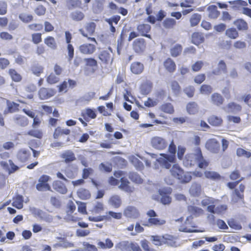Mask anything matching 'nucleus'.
<instances>
[{"label": "nucleus", "mask_w": 251, "mask_h": 251, "mask_svg": "<svg viewBox=\"0 0 251 251\" xmlns=\"http://www.w3.org/2000/svg\"><path fill=\"white\" fill-rule=\"evenodd\" d=\"M70 133V129L67 128L62 129L61 127L58 126L54 129L53 136L54 139H58L63 135H69Z\"/></svg>", "instance_id": "nucleus-39"}, {"label": "nucleus", "mask_w": 251, "mask_h": 251, "mask_svg": "<svg viewBox=\"0 0 251 251\" xmlns=\"http://www.w3.org/2000/svg\"><path fill=\"white\" fill-rule=\"evenodd\" d=\"M84 60L85 63V65L88 67H92V72L95 73L96 69L98 67V65L97 61L92 57L85 58Z\"/></svg>", "instance_id": "nucleus-41"}, {"label": "nucleus", "mask_w": 251, "mask_h": 251, "mask_svg": "<svg viewBox=\"0 0 251 251\" xmlns=\"http://www.w3.org/2000/svg\"><path fill=\"white\" fill-rule=\"evenodd\" d=\"M7 108L4 111V114L12 113L19 111L20 105L13 101L7 100L6 101Z\"/></svg>", "instance_id": "nucleus-29"}, {"label": "nucleus", "mask_w": 251, "mask_h": 251, "mask_svg": "<svg viewBox=\"0 0 251 251\" xmlns=\"http://www.w3.org/2000/svg\"><path fill=\"white\" fill-rule=\"evenodd\" d=\"M176 24V20L173 18H168L163 22L162 25L165 29H172L175 27Z\"/></svg>", "instance_id": "nucleus-48"}, {"label": "nucleus", "mask_w": 251, "mask_h": 251, "mask_svg": "<svg viewBox=\"0 0 251 251\" xmlns=\"http://www.w3.org/2000/svg\"><path fill=\"white\" fill-rule=\"evenodd\" d=\"M212 91V87L208 84H202L200 88V93L203 95H209Z\"/></svg>", "instance_id": "nucleus-60"}, {"label": "nucleus", "mask_w": 251, "mask_h": 251, "mask_svg": "<svg viewBox=\"0 0 251 251\" xmlns=\"http://www.w3.org/2000/svg\"><path fill=\"white\" fill-rule=\"evenodd\" d=\"M50 177L46 175H42L39 178V183L36 184V188L39 191H51V187L48 183Z\"/></svg>", "instance_id": "nucleus-4"}, {"label": "nucleus", "mask_w": 251, "mask_h": 251, "mask_svg": "<svg viewBox=\"0 0 251 251\" xmlns=\"http://www.w3.org/2000/svg\"><path fill=\"white\" fill-rule=\"evenodd\" d=\"M122 218V213L121 212H115L112 211H109L106 212L105 219L106 220H110L111 218L120 220Z\"/></svg>", "instance_id": "nucleus-56"}, {"label": "nucleus", "mask_w": 251, "mask_h": 251, "mask_svg": "<svg viewBox=\"0 0 251 251\" xmlns=\"http://www.w3.org/2000/svg\"><path fill=\"white\" fill-rule=\"evenodd\" d=\"M165 70L170 73H173L176 70V64L171 58H167L163 63Z\"/></svg>", "instance_id": "nucleus-25"}, {"label": "nucleus", "mask_w": 251, "mask_h": 251, "mask_svg": "<svg viewBox=\"0 0 251 251\" xmlns=\"http://www.w3.org/2000/svg\"><path fill=\"white\" fill-rule=\"evenodd\" d=\"M76 206L72 201H69L67 205L66 213L68 216H71V220L74 222H76L79 220L78 218H75L72 216V214L75 210Z\"/></svg>", "instance_id": "nucleus-34"}, {"label": "nucleus", "mask_w": 251, "mask_h": 251, "mask_svg": "<svg viewBox=\"0 0 251 251\" xmlns=\"http://www.w3.org/2000/svg\"><path fill=\"white\" fill-rule=\"evenodd\" d=\"M225 35L230 39H235L239 37V33L234 27L227 28L226 30Z\"/></svg>", "instance_id": "nucleus-43"}, {"label": "nucleus", "mask_w": 251, "mask_h": 251, "mask_svg": "<svg viewBox=\"0 0 251 251\" xmlns=\"http://www.w3.org/2000/svg\"><path fill=\"white\" fill-rule=\"evenodd\" d=\"M151 144L155 149L163 150L166 148L168 143L166 140L160 136H154L151 140Z\"/></svg>", "instance_id": "nucleus-6"}, {"label": "nucleus", "mask_w": 251, "mask_h": 251, "mask_svg": "<svg viewBox=\"0 0 251 251\" xmlns=\"http://www.w3.org/2000/svg\"><path fill=\"white\" fill-rule=\"evenodd\" d=\"M56 94V91L53 88H48L45 87L41 88L38 91V96L42 100H47Z\"/></svg>", "instance_id": "nucleus-13"}, {"label": "nucleus", "mask_w": 251, "mask_h": 251, "mask_svg": "<svg viewBox=\"0 0 251 251\" xmlns=\"http://www.w3.org/2000/svg\"><path fill=\"white\" fill-rule=\"evenodd\" d=\"M146 214L149 219L147 221L143 224V225L145 226H164L166 223L165 220L157 218V214L153 209L148 210Z\"/></svg>", "instance_id": "nucleus-2"}, {"label": "nucleus", "mask_w": 251, "mask_h": 251, "mask_svg": "<svg viewBox=\"0 0 251 251\" xmlns=\"http://www.w3.org/2000/svg\"><path fill=\"white\" fill-rule=\"evenodd\" d=\"M98 246L99 248L101 249H111L113 247L114 244L110 239L106 238L105 239V243L102 241H99L98 243Z\"/></svg>", "instance_id": "nucleus-54"}, {"label": "nucleus", "mask_w": 251, "mask_h": 251, "mask_svg": "<svg viewBox=\"0 0 251 251\" xmlns=\"http://www.w3.org/2000/svg\"><path fill=\"white\" fill-rule=\"evenodd\" d=\"M204 41V37L202 33L195 32L191 36V42L195 45L199 46Z\"/></svg>", "instance_id": "nucleus-28"}, {"label": "nucleus", "mask_w": 251, "mask_h": 251, "mask_svg": "<svg viewBox=\"0 0 251 251\" xmlns=\"http://www.w3.org/2000/svg\"><path fill=\"white\" fill-rule=\"evenodd\" d=\"M159 110L164 113L172 115L175 112L173 104L171 102H163L159 108Z\"/></svg>", "instance_id": "nucleus-23"}, {"label": "nucleus", "mask_w": 251, "mask_h": 251, "mask_svg": "<svg viewBox=\"0 0 251 251\" xmlns=\"http://www.w3.org/2000/svg\"><path fill=\"white\" fill-rule=\"evenodd\" d=\"M186 110L190 115H195L198 113L199 107L198 103L195 101H190L186 105Z\"/></svg>", "instance_id": "nucleus-33"}, {"label": "nucleus", "mask_w": 251, "mask_h": 251, "mask_svg": "<svg viewBox=\"0 0 251 251\" xmlns=\"http://www.w3.org/2000/svg\"><path fill=\"white\" fill-rule=\"evenodd\" d=\"M96 27V25L95 23L90 22L88 23L85 26L86 31L83 29H80L79 31L83 37H86L89 40L93 42L95 44H97V42L95 38L89 37V36H92L94 34L95 31Z\"/></svg>", "instance_id": "nucleus-3"}, {"label": "nucleus", "mask_w": 251, "mask_h": 251, "mask_svg": "<svg viewBox=\"0 0 251 251\" xmlns=\"http://www.w3.org/2000/svg\"><path fill=\"white\" fill-rule=\"evenodd\" d=\"M204 175L205 178L214 181L219 180L221 178V175L214 171H205L204 172Z\"/></svg>", "instance_id": "nucleus-35"}, {"label": "nucleus", "mask_w": 251, "mask_h": 251, "mask_svg": "<svg viewBox=\"0 0 251 251\" xmlns=\"http://www.w3.org/2000/svg\"><path fill=\"white\" fill-rule=\"evenodd\" d=\"M171 191L169 190L168 192H166L164 190H160L159 191V195L161 196L160 201L164 205L170 204L172 202V198L169 196Z\"/></svg>", "instance_id": "nucleus-27"}, {"label": "nucleus", "mask_w": 251, "mask_h": 251, "mask_svg": "<svg viewBox=\"0 0 251 251\" xmlns=\"http://www.w3.org/2000/svg\"><path fill=\"white\" fill-rule=\"evenodd\" d=\"M129 178L134 183L141 184L143 182V179L140 176L136 173L131 172L129 175Z\"/></svg>", "instance_id": "nucleus-57"}, {"label": "nucleus", "mask_w": 251, "mask_h": 251, "mask_svg": "<svg viewBox=\"0 0 251 251\" xmlns=\"http://www.w3.org/2000/svg\"><path fill=\"white\" fill-rule=\"evenodd\" d=\"M15 121L16 124L21 126L25 127L29 124V121L27 118L23 115H18L15 118Z\"/></svg>", "instance_id": "nucleus-46"}, {"label": "nucleus", "mask_w": 251, "mask_h": 251, "mask_svg": "<svg viewBox=\"0 0 251 251\" xmlns=\"http://www.w3.org/2000/svg\"><path fill=\"white\" fill-rule=\"evenodd\" d=\"M166 17V13L163 10H160L155 18L154 16H149L146 20L151 24H154L156 21H161Z\"/></svg>", "instance_id": "nucleus-24"}, {"label": "nucleus", "mask_w": 251, "mask_h": 251, "mask_svg": "<svg viewBox=\"0 0 251 251\" xmlns=\"http://www.w3.org/2000/svg\"><path fill=\"white\" fill-rule=\"evenodd\" d=\"M120 182L121 184L119 186L120 189L129 193L134 191V188L130 186V182L126 178L122 177L120 179Z\"/></svg>", "instance_id": "nucleus-20"}, {"label": "nucleus", "mask_w": 251, "mask_h": 251, "mask_svg": "<svg viewBox=\"0 0 251 251\" xmlns=\"http://www.w3.org/2000/svg\"><path fill=\"white\" fill-rule=\"evenodd\" d=\"M60 157L66 164L71 163L76 160L75 154L71 150H66L62 152Z\"/></svg>", "instance_id": "nucleus-17"}, {"label": "nucleus", "mask_w": 251, "mask_h": 251, "mask_svg": "<svg viewBox=\"0 0 251 251\" xmlns=\"http://www.w3.org/2000/svg\"><path fill=\"white\" fill-rule=\"evenodd\" d=\"M151 30V26L147 24H139L137 26V30L141 36L147 37L151 39V37L149 32Z\"/></svg>", "instance_id": "nucleus-16"}, {"label": "nucleus", "mask_w": 251, "mask_h": 251, "mask_svg": "<svg viewBox=\"0 0 251 251\" xmlns=\"http://www.w3.org/2000/svg\"><path fill=\"white\" fill-rule=\"evenodd\" d=\"M109 204L115 208H119L122 204V201L118 195H113L110 197L108 201Z\"/></svg>", "instance_id": "nucleus-40"}, {"label": "nucleus", "mask_w": 251, "mask_h": 251, "mask_svg": "<svg viewBox=\"0 0 251 251\" xmlns=\"http://www.w3.org/2000/svg\"><path fill=\"white\" fill-rule=\"evenodd\" d=\"M227 224L229 227L235 230L242 229V226L239 222L234 219H230L227 221Z\"/></svg>", "instance_id": "nucleus-64"}, {"label": "nucleus", "mask_w": 251, "mask_h": 251, "mask_svg": "<svg viewBox=\"0 0 251 251\" xmlns=\"http://www.w3.org/2000/svg\"><path fill=\"white\" fill-rule=\"evenodd\" d=\"M196 164L201 169H206L209 164V161L204 158L200 147L196 149Z\"/></svg>", "instance_id": "nucleus-7"}, {"label": "nucleus", "mask_w": 251, "mask_h": 251, "mask_svg": "<svg viewBox=\"0 0 251 251\" xmlns=\"http://www.w3.org/2000/svg\"><path fill=\"white\" fill-rule=\"evenodd\" d=\"M123 214L126 217L130 219H136L140 216L139 210L133 206L126 207L124 210Z\"/></svg>", "instance_id": "nucleus-14"}, {"label": "nucleus", "mask_w": 251, "mask_h": 251, "mask_svg": "<svg viewBox=\"0 0 251 251\" xmlns=\"http://www.w3.org/2000/svg\"><path fill=\"white\" fill-rule=\"evenodd\" d=\"M53 117H50L48 120L49 125L50 126L55 127L57 125L59 121L58 118L60 117L59 113L57 109H54L53 111Z\"/></svg>", "instance_id": "nucleus-36"}, {"label": "nucleus", "mask_w": 251, "mask_h": 251, "mask_svg": "<svg viewBox=\"0 0 251 251\" xmlns=\"http://www.w3.org/2000/svg\"><path fill=\"white\" fill-rule=\"evenodd\" d=\"M23 197L21 195H18L13 199L12 205L17 209H21L23 207Z\"/></svg>", "instance_id": "nucleus-42"}, {"label": "nucleus", "mask_w": 251, "mask_h": 251, "mask_svg": "<svg viewBox=\"0 0 251 251\" xmlns=\"http://www.w3.org/2000/svg\"><path fill=\"white\" fill-rule=\"evenodd\" d=\"M210 101L213 105L219 107L224 104L225 99L220 93L215 92L211 95Z\"/></svg>", "instance_id": "nucleus-18"}, {"label": "nucleus", "mask_w": 251, "mask_h": 251, "mask_svg": "<svg viewBox=\"0 0 251 251\" xmlns=\"http://www.w3.org/2000/svg\"><path fill=\"white\" fill-rule=\"evenodd\" d=\"M160 157L156 159L157 162L163 167L169 169L171 164L176 161L173 156H170L168 154L161 153Z\"/></svg>", "instance_id": "nucleus-5"}, {"label": "nucleus", "mask_w": 251, "mask_h": 251, "mask_svg": "<svg viewBox=\"0 0 251 251\" xmlns=\"http://www.w3.org/2000/svg\"><path fill=\"white\" fill-rule=\"evenodd\" d=\"M171 88L175 95H178L181 92V87L176 80H173L171 82Z\"/></svg>", "instance_id": "nucleus-59"}, {"label": "nucleus", "mask_w": 251, "mask_h": 251, "mask_svg": "<svg viewBox=\"0 0 251 251\" xmlns=\"http://www.w3.org/2000/svg\"><path fill=\"white\" fill-rule=\"evenodd\" d=\"M8 74L14 82H20L22 79V75L14 69H10L8 70Z\"/></svg>", "instance_id": "nucleus-45"}, {"label": "nucleus", "mask_w": 251, "mask_h": 251, "mask_svg": "<svg viewBox=\"0 0 251 251\" xmlns=\"http://www.w3.org/2000/svg\"><path fill=\"white\" fill-rule=\"evenodd\" d=\"M31 71L34 75L39 76L43 73L44 68L41 65L35 64L31 66Z\"/></svg>", "instance_id": "nucleus-58"}, {"label": "nucleus", "mask_w": 251, "mask_h": 251, "mask_svg": "<svg viewBox=\"0 0 251 251\" xmlns=\"http://www.w3.org/2000/svg\"><path fill=\"white\" fill-rule=\"evenodd\" d=\"M151 239L154 245L159 246L167 243V240L168 239L164 236H160L158 235L152 236Z\"/></svg>", "instance_id": "nucleus-47"}, {"label": "nucleus", "mask_w": 251, "mask_h": 251, "mask_svg": "<svg viewBox=\"0 0 251 251\" xmlns=\"http://www.w3.org/2000/svg\"><path fill=\"white\" fill-rule=\"evenodd\" d=\"M81 1L80 0H67V6L69 10L81 7Z\"/></svg>", "instance_id": "nucleus-55"}, {"label": "nucleus", "mask_w": 251, "mask_h": 251, "mask_svg": "<svg viewBox=\"0 0 251 251\" xmlns=\"http://www.w3.org/2000/svg\"><path fill=\"white\" fill-rule=\"evenodd\" d=\"M201 20V16L198 13H195L192 15L190 19L191 26L193 27L198 25Z\"/></svg>", "instance_id": "nucleus-62"}, {"label": "nucleus", "mask_w": 251, "mask_h": 251, "mask_svg": "<svg viewBox=\"0 0 251 251\" xmlns=\"http://www.w3.org/2000/svg\"><path fill=\"white\" fill-rule=\"evenodd\" d=\"M53 73H51L47 77V82L50 84H54L59 81L60 78Z\"/></svg>", "instance_id": "nucleus-63"}, {"label": "nucleus", "mask_w": 251, "mask_h": 251, "mask_svg": "<svg viewBox=\"0 0 251 251\" xmlns=\"http://www.w3.org/2000/svg\"><path fill=\"white\" fill-rule=\"evenodd\" d=\"M98 58L100 60L101 63L106 65L109 64H111L113 61V58L111 56L110 53L105 50L100 51L98 54Z\"/></svg>", "instance_id": "nucleus-15"}, {"label": "nucleus", "mask_w": 251, "mask_h": 251, "mask_svg": "<svg viewBox=\"0 0 251 251\" xmlns=\"http://www.w3.org/2000/svg\"><path fill=\"white\" fill-rule=\"evenodd\" d=\"M245 189V186L243 184H240L239 189H235L232 195V201L234 203H236L240 201H243Z\"/></svg>", "instance_id": "nucleus-11"}, {"label": "nucleus", "mask_w": 251, "mask_h": 251, "mask_svg": "<svg viewBox=\"0 0 251 251\" xmlns=\"http://www.w3.org/2000/svg\"><path fill=\"white\" fill-rule=\"evenodd\" d=\"M183 165L187 167L194 166L196 164V151L193 154H187L183 160Z\"/></svg>", "instance_id": "nucleus-21"}, {"label": "nucleus", "mask_w": 251, "mask_h": 251, "mask_svg": "<svg viewBox=\"0 0 251 251\" xmlns=\"http://www.w3.org/2000/svg\"><path fill=\"white\" fill-rule=\"evenodd\" d=\"M188 210L191 214L195 216H199L203 214V210L201 208L194 205L188 206Z\"/></svg>", "instance_id": "nucleus-51"}, {"label": "nucleus", "mask_w": 251, "mask_h": 251, "mask_svg": "<svg viewBox=\"0 0 251 251\" xmlns=\"http://www.w3.org/2000/svg\"><path fill=\"white\" fill-rule=\"evenodd\" d=\"M70 18L75 22H80L85 18V14L83 12L79 10H75L70 14Z\"/></svg>", "instance_id": "nucleus-37"}, {"label": "nucleus", "mask_w": 251, "mask_h": 251, "mask_svg": "<svg viewBox=\"0 0 251 251\" xmlns=\"http://www.w3.org/2000/svg\"><path fill=\"white\" fill-rule=\"evenodd\" d=\"M218 66V69L213 70L212 72V73L214 75H219L222 72L224 73L227 72L226 65L223 60H221L219 62Z\"/></svg>", "instance_id": "nucleus-52"}, {"label": "nucleus", "mask_w": 251, "mask_h": 251, "mask_svg": "<svg viewBox=\"0 0 251 251\" xmlns=\"http://www.w3.org/2000/svg\"><path fill=\"white\" fill-rule=\"evenodd\" d=\"M209 12V17L212 19H216L220 14V12L218 10L216 5H212L208 7Z\"/></svg>", "instance_id": "nucleus-50"}, {"label": "nucleus", "mask_w": 251, "mask_h": 251, "mask_svg": "<svg viewBox=\"0 0 251 251\" xmlns=\"http://www.w3.org/2000/svg\"><path fill=\"white\" fill-rule=\"evenodd\" d=\"M30 155L29 151L25 149H22L18 151L17 158L19 161L25 163L29 160Z\"/></svg>", "instance_id": "nucleus-19"}, {"label": "nucleus", "mask_w": 251, "mask_h": 251, "mask_svg": "<svg viewBox=\"0 0 251 251\" xmlns=\"http://www.w3.org/2000/svg\"><path fill=\"white\" fill-rule=\"evenodd\" d=\"M233 24L239 30L245 31L248 29V23L242 19H237Z\"/></svg>", "instance_id": "nucleus-38"}, {"label": "nucleus", "mask_w": 251, "mask_h": 251, "mask_svg": "<svg viewBox=\"0 0 251 251\" xmlns=\"http://www.w3.org/2000/svg\"><path fill=\"white\" fill-rule=\"evenodd\" d=\"M52 186L53 189L60 194H65L68 192V189L66 185L59 180L54 181Z\"/></svg>", "instance_id": "nucleus-26"}, {"label": "nucleus", "mask_w": 251, "mask_h": 251, "mask_svg": "<svg viewBox=\"0 0 251 251\" xmlns=\"http://www.w3.org/2000/svg\"><path fill=\"white\" fill-rule=\"evenodd\" d=\"M131 72L135 75H139L143 73L144 66L143 63L135 61L132 62L130 66Z\"/></svg>", "instance_id": "nucleus-22"}, {"label": "nucleus", "mask_w": 251, "mask_h": 251, "mask_svg": "<svg viewBox=\"0 0 251 251\" xmlns=\"http://www.w3.org/2000/svg\"><path fill=\"white\" fill-rule=\"evenodd\" d=\"M205 147L208 151L213 153H218L220 151V143L215 138L207 140L205 143Z\"/></svg>", "instance_id": "nucleus-9"}, {"label": "nucleus", "mask_w": 251, "mask_h": 251, "mask_svg": "<svg viewBox=\"0 0 251 251\" xmlns=\"http://www.w3.org/2000/svg\"><path fill=\"white\" fill-rule=\"evenodd\" d=\"M133 50L137 53H143L146 48V40L144 38H137L133 41L132 44Z\"/></svg>", "instance_id": "nucleus-10"}, {"label": "nucleus", "mask_w": 251, "mask_h": 251, "mask_svg": "<svg viewBox=\"0 0 251 251\" xmlns=\"http://www.w3.org/2000/svg\"><path fill=\"white\" fill-rule=\"evenodd\" d=\"M81 115L86 121H89L90 119H94L97 117L96 110L90 108H86L84 112L81 113Z\"/></svg>", "instance_id": "nucleus-30"}, {"label": "nucleus", "mask_w": 251, "mask_h": 251, "mask_svg": "<svg viewBox=\"0 0 251 251\" xmlns=\"http://www.w3.org/2000/svg\"><path fill=\"white\" fill-rule=\"evenodd\" d=\"M62 172L65 174V176L62 173L58 172L56 173V176L58 178L66 182H69L67 178L73 179L75 177V174L74 171L69 168H66L64 170H62Z\"/></svg>", "instance_id": "nucleus-12"}, {"label": "nucleus", "mask_w": 251, "mask_h": 251, "mask_svg": "<svg viewBox=\"0 0 251 251\" xmlns=\"http://www.w3.org/2000/svg\"><path fill=\"white\" fill-rule=\"evenodd\" d=\"M44 43L48 47L52 50H55L57 47L56 41L52 36H49L45 38Z\"/></svg>", "instance_id": "nucleus-44"}, {"label": "nucleus", "mask_w": 251, "mask_h": 251, "mask_svg": "<svg viewBox=\"0 0 251 251\" xmlns=\"http://www.w3.org/2000/svg\"><path fill=\"white\" fill-rule=\"evenodd\" d=\"M26 134L39 139H42L43 137V131L39 129H30L27 132Z\"/></svg>", "instance_id": "nucleus-49"}, {"label": "nucleus", "mask_w": 251, "mask_h": 251, "mask_svg": "<svg viewBox=\"0 0 251 251\" xmlns=\"http://www.w3.org/2000/svg\"><path fill=\"white\" fill-rule=\"evenodd\" d=\"M171 175L182 183L190 182L192 179L191 173L186 172L178 165L174 164L170 169Z\"/></svg>", "instance_id": "nucleus-1"}, {"label": "nucleus", "mask_w": 251, "mask_h": 251, "mask_svg": "<svg viewBox=\"0 0 251 251\" xmlns=\"http://www.w3.org/2000/svg\"><path fill=\"white\" fill-rule=\"evenodd\" d=\"M152 88V83L150 81H146L143 82L140 87V91L142 94L147 95L151 91Z\"/></svg>", "instance_id": "nucleus-32"}, {"label": "nucleus", "mask_w": 251, "mask_h": 251, "mask_svg": "<svg viewBox=\"0 0 251 251\" xmlns=\"http://www.w3.org/2000/svg\"><path fill=\"white\" fill-rule=\"evenodd\" d=\"M77 195L82 200H88L91 197L90 192L86 189H81L78 191Z\"/></svg>", "instance_id": "nucleus-61"}, {"label": "nucleus", "mask_w": 251, "mask_h": 251, "mask_svg": "<svg viewBox=\"0 0 251 251\" xmlns=\"http://www.w3.org/2000/svg\"><path fill=\"white\" fill-rule=\"evenodd\" d=\"M182 51V46L180 44H176L170 50V53L172 56L177 57L180 55Z\"/></svg>", "instance_id": "nucleus-53"}, {"label": "nucleus", "mask_w": 251, "mask_h": 251, "mask_svg": "<svg viewBox=\"0 0 251 251\" xmlns=\"http://www.w3.org/2000/svg\"><path fill=\"white\" fill-rule=\"evenodd\" d=\"M207 121L213 126H220L223 123L222 117L215 115H212L209 117Z\"/></svg>", "instance_id": "nucleus-31"}, {"label": "nucleus", "mask_w": 251, "mask_h": 251, "mask_svg": "<svg viewBox=\"0 0 251 251\" xmlns=\"http://www.w3.org/2000/svg\"><path fill=\"white\" fill-rule=\"evenodd\" d=\"M85 43L80 45L78 47V50L83 55H90L93 54L96 50V45Z\"/></svg>", "instance_id": "nucleus-8"}]
</instances>
